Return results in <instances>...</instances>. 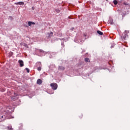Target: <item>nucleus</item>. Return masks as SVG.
<instances>
[{
  "instance_id": "f257e3e1",
  "label": "nucleus",
  "mask_w": 130,
  "mask_h": 130,
  "mask_svg": "<svg viewBox=\"0 0 130 130\" xmlns=\"http://www.w3.org/2000/svg\"><path fill=\"white\" fill-rule=\"evenodd\" d=\"M50 86H51V88L52 90H56L57 89V84L55 83H53L50 84Z\"/></svg>"
},
{
  "instance_id": "f03ea898",
  "label": "nucleus",
  "mask_w": 130,
  "mask_h": 130,
  "mask_svg": "<svg viewBox=\"0 0 130 130\" xmlns=\"http://www.w3.org/2000/svg\"><path fill=\"white\" fill-rule=\"evenodd\" d=\"M18 62L19 63V66H20V68L24 67V61H23V60H19Z\"/></svg>"
},
{
  "instance_id": "7ed1b4c3",
  "label": "nucleus",
  "mask_w": 130,
  "mask_h": 130,
  "mask_svg": "<svg viewBox=\"0 0 130 130\" xmlns=\"http://www.w3.org/2000/svg\"><path fill=\"white\" fill-rule=\"evenodd\" d=\"M37 64L39 66V67H38V68H37L38 71H41V70H42L41 67H42V65L41 64V63L40 62H38L37 63Z\"/></svg>"
},
{
  "instance_id": "20e7f679",
  "label": "nucleus",
  "mask_w": 130,
  "mask_h": 130,
  "mask_svg": "<svg viewBox=\"0 0 130 130\" xmlns=\"http://www.w3.org/2000/svg\"><path fill=\"white\" fill-rule=\"evenodd\" d=\"M15 5H19V6H22V5H25V4L23 2H19L15 3Z\"/></svg>"
},
{
  "instance_id": "39448f33",
  "label": "nucleus",
  "mask_w": 130,
  "mask_h": 130,
  "mask_svg": "<svg viewBox=\"0 0 130 130\" xmlns=\"http://www.w3.org/2000/svg\"><path fill=\"white\" fill-rule=\"evenodd\" d=\"M32 25H35V22L32 21H28V26H32Z\"/></svg>"
},
{
  "instance_id": "423d86ee",
  "label": "nucleus",
  "mask_w": 130,
  "mask_h": 130,
  "mask_svg": "<svg viewBox=\"0 0 130 130\" xmlns=\"http://www.w3.org/2000/svg\"><path fill=\"white\" fill-rule=\"evenodd\" d=\"M47 35L49 38H50V37H52V35H53V32H52V31H51L50 34L48 33Z\"/></svg>"
},
{
  "instance_id": "0eeeda50",
  "label": "nucleus",
  "mask_w": 130,
  "mask_h": 130,
  "mask_svg": "<svg viewBox=\"0 0 130 130\" xmlns=\"http://www.w3.org/2000/svg\"><path fill=\"white\" fill-rule=\"evenodd\" d=\"M37 83L38 85H41V84H42V80H41V79H38Z\"/></svg>"
},
{
  "instance_id": "6e6552de",
  "label": "nucleus",
  "mask_w": 130,
  "mask_h": 130,
  "mask_svg": "<svg viewBox=\"0 0 130 130\" xmlns=\"http://www.w3.org/2000/svg\"><path fill=\"white\" fill-rule=\"evenodd\" d=\"M108 23V24H110V25H113V20L112 19H110Z\"/></svg>"
},
{
  "instance_id": "1a4fd4ad",
  "label": "nucleus",
  "mask_w": 130,
  "mask_h": 130,
  "mask_svg": "<svg viewBox=\"0 0 130 130\" xmlns=\"http://www.w3.org/2000/svg\"><path fill=\"white\" fill-rule=\"evenodd\" d=\"M84 61H85V62H90V59H89V58H85Z\"/></svg>"
},
{
  "instance_id": "9d476101",
  "label": "nucleus",
  "mask_w": 130,
  "mask_h": 130,
  "mask_svg": "<svg viewBox=\"0 0 130 130\" xmlns=\"http://www.w3.org/2000/svg\"><path fill=\"white\" fill-rule=\"evenodd\" d=\"M97 34H99V35H103V32L100 30H97Z\"/></svg>"
},
{
  "instance_id": "9b49d317",
  "label": "nucleus",
  "mask_w": 130,
  "mask_h": 130,
  "mask_svg": "<svg viewBox=\"0 0 130 130\" xmlns=\"http://www.w3.org/2000/svg\"><path fill=\"white\" fill-rule=\"evenodd\" d=\"M126 38H128V36H127L126 34H125V36H123V39L124 40H125Z\"/></svg>"
},
{
  "instance_id": "f8f14e48",
  "label": "nucleus",
  "mask_w": 130,
  "mask_h": 130,
  "mask_svg": "<svg viewBox=\"0 0 130 130\" xmlns=\"http://www.w3.org/2000/svg\"><path fill=\"white\" fill-rule=\"evenodd\" d=\"M59 70H61V71H63L64 70V67H62V66H60L59 67Z\"/></svg>"
},
{
  "instance_id": "ddd939ff",
  "label": "nucleus",
  "mask_w": 130,
  "mask_h": 130,
  "mask_svg": "<svg viewBox=\"0 0 130 130\" xmlns=\"http://www.w3.org/2000/svg\"><path fill=\"white\" fill-rule=\"evenodd\" d=\"M113 4H114V5H117V4H118V2L116 0H114L113 1Z\"/></svg>"
},
{
  "instance_id": "4468645a",
  "label": "nucleus",
  "mask_w": 130,
  "mask_h": 130,
  "mask_svg": "<svg viewBox=\"0 0 130 130\" xmlns=\"http://www.w3.org/2000/svg\"><path fill=\"white\" fill-rule=\"evenodd\" d=\"M55 11L57 14H59L60 12V10H59V9H56Z\"/></svg>"
},
{
  "instance_id": "2eb2a0df",
  "label": "nucleus",
  "mask_w": 130,
  "mask_h": 130,
  "mask_svg": "<svg viewBox=\"0 0 130 130\" xmlns=\"http://www.w3.org/2000/svg\"><path fill=\"white\" fill-rule=\"evenodd\" d=\"M8 129L9 130H13V127H12V126H8Z\"/></svg>"
},
{
  "instance_id": "dca6fc26",
  "label": "nucleus",
  "mask_w": 130,
  "mask_h": 130,
  "mask_svg": "<svg viewBox=\"0 0 130 130\" xmlns=\"http://www.w3.org/2000/svg\"><path fill=\"white\" fill-rule=\"evenodd\" d=\"M23 46H25V47H26V48H28V45L24 43Z\"/></svg>"
},
{
  "instance_id": "f3484780",
  "label": "nucleus",
  "mask_w": 130,
  "mask_h": 130,
  "mask_svg": "<svg viewBox=\"0 0 130 130\" xmlns=\"http://www.w3.org/2000/svg\"><path fill=\"white\" fill-rule=\"evenodd\" d=\"M26 71H27V73H30V70L28 68H25Z\"/></svg>"
},
{
  "instance_id": "a211bd4d",
  "label": "nucleus",
  "mask_w": 130,
  "mask_h": 130,
  "mask_svg": "<svg viewBox=\"0 0 130 130\" xmlns=\"http://www.w3.org/2000/svg\"><path fill=\"white\" fill-rule=\"evenodd\" d=\"M74 29H75L74 27H73V28H71V30H72V31H74Z\"/></svg>"
},
{
  "instance_id": "6ab92c4d",
  "label": "nucleus",
  "mask_w": 130,
  "mask_h": 130,
  "mask_svg": "<svg viewBox=\"0 0 130 130\" xmlns=\"http://www.w3.org/2000/svg\"><path fill=\"white\" fill-rule=\"evenodd\" d=\"M80 117L82 118V117H83V115H81Z\"/></svg>"
},
{
  "instance_id": "aec40b11",
  "label": "nucleus",
  "mask_w": 130,
  "mask_h": 130,
  "mask_svg": "<svg viewBox=\"0 0 130 130\" xmlns=\"http://www.w3.org/2000/svg\"><path fill=\"white\" fill-rule=\"evenodd\" d=\"M40 51L41 52H42V51H43V50H40Z\"/></svg>"
},
{
  "instance_id": "412c9836",
  "label": "nucleus",
  "mask_w": 130,
  "mask_h": 130,
  "mask_svg": "<svg viewBox=\"0 0 130 130\" xmlns=\"http://www.w3.org/2000/svg\"><path fill=\"white\" fill-rule=\"evenodd\" d=\"M2 118H4V116H2Z\"/></svg>"
},
{
  "instance_id": "4be33fe9",
  "label": "nucleus",
  "mask_w": 130,
  "mask_h": 130,
  "mask_svg": "<svg viewBox=\"0 0 130 130\" xmlns=\"http://www.w3.org/2000/svg\"><path fill=\"white\" fill-rule=\"evenodd\" d=\"M12 100L14 99V97H12Z\"/></svg>"
},
{
  "instance_id": "5701e85b",
  "label": "nucleus",
  "mask_w": 130,
  "mask_h": 130,
  "mask_svg": "<svg viewBox=\"0 0 130 130\" xmlns=\"http://www.w3.org/2000/svg\"><path fill=\"white\" fill-rule=\"evenodd\" d=\"M32 10H34V8H33V7L32 8Z\"/></svg>"
}]
</instances>
